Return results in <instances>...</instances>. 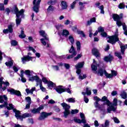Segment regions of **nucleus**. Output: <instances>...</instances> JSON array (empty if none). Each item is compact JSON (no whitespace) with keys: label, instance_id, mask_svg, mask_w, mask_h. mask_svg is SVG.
I'll return each mask as SVG.
<instances>
[{"label":"nucleus","instance_id":"obj_61","mask_svg":"<svg viewBox=\"0 0 127 127\" xmlns=\"http://www.w3.org/2000/svg\"><path fill=\"white\" fill-rule=\"evenodd\" d=\"M6 106H7V102L5 101L3 104L0 105V109H2V108H4V107H6Z\"/></svg>","mask_w":127,"mask_h":127},{"label":"nucleus","instance_id":"obj_40","mask_svg":"<svg viewBox=\"0 0 127 127\" xmlns=\"http://www.w3.org/2000/svg\"><path fill=\"white\" fill-rule=\"evenodd\" d=\"M69 53H72V54L75 53H77V52L75 51V49L74 48L73 45L71 46L70 49L69 50Z\"/></svg>","mask_w":127,"mask_h":127},{"label":"nucleus","instance_id":"obj_18","mask_svg":"<svg viewBox=\"0 0 127 127\" xmlns=\"http://www.w3.org/2000/svg\"><path fill=\"white\" fill-rule=\"evenodd\" d=\"M44 109V106L41 105L39 108L37 109L36 108L33 109L31 111V112L32 113V114H36L37 113H40V111L41 110H43Z\"/></svg>","mask_w":127,"mask_h":127},{"label":"nucleus","instance_id":"obj_34","mask_svg":"<svg viewBox=\"0 0 127 127\" xmlns=\"http://www.w3.org/2000/svg\"><path fill=\"white\" fill-rule=\"evenodd\" d=\"M5 65L7 67H11L13 65V61L11 60L10 62H6Z\"/></svg>","mask_w":127,"mask_h":127},{"label":"nucleus","instance_id":"obj_3","mask_svg":"<svg viewBox=\"0 0 127 127\" xmlns=\"http://www.w3.org/2000/svg\"><path fill=\"white\" fill-rule=\"evenodd\" d=\"M29 81H31V82H34V81H35L36 82V86H37L40 85V89L42 91V92L46 91V88L42 86V81L41 80V79H40L39 76L38 75H35L30 77L29 78Z\"/></svg>","mask_w":127,"mask_h":127},{"label":"nucleus","instance_id":"obj_50","mask_svg":"<svg viewBox=\"0 0 127 127\" xmlns=\"http://www.w3.org/2000/svg\"><path fill=\"white\" fill-rule=\"evenodd\" d=\"M25 99L28 104H31V98H30V97H27Z\"/></svg>","mask_w":127,"mask_h":127},{"label":"nucleus","instance_id":"obj_31","mask_svg":"<svg viewBox=\"0 0 127 127\" xmlns=\"http://www.w3.org/2000/svg\"><path fill=\"white\" fill-rule=\"evenodd\" d=\"M23 28L21 27V34L19 35V37L20 38H25L26 36L24 34V32L23 31Z\"/></svg>","mask_w":127,"mask_h":127},{"label":"nucleus","instance_id":"obj_10","mask_svg":"<svg viewBox=\"0 0 127 127\" xmlns=\"http://www.w3.org/2000/svg\"><path fill=\"white\" fill-rule=\"evenodd\" d=\"M117 41H119V37H118V35H115L110 37L107 42L111 43V44H115Z\"/></svg>","mask_w":127,"mask_h":127},{"label":"nucleus","instance_id":"obj_21","mask_svg":"<svg viewBox=\"0 0 127 127\" xmlns=\"http://www.w3.org/2000/svg\"><path fill=\"white\" fill-rule=\"evenodd\" d=\"M113 59H114V57L112 55H109L108 56H106L104 60L105 61V62H111V61H112Z\"/></svg>","mask_w":127,"mask_h":127},{"label":"nucleus","instance_id":"obj_54","mask_svg":"<svg viewBox=\"0 0 127 127\" xmlns=\"http://www.w3.org/2000/svg\"><path fill=\"white\" fill-rule=\"evenodd\" d=\"M74 121L75 122V123H77V124H83V122L82 121V120H80V119H75L74 120Z\"/></svg>","mask_w":127,"mask_h":127},{"label":"nucleus","instance_id":"obj_33","mask_svg":"<svg viewBox=\"0 0 127 127\" xmlns=\"http://www.w3.org/2000/svg\"><path fill=\"white\" fill-rule=\"evenodd\" d=\"M55 8L52 5H50L47 9V12H48V13L51 12V11H53L54 10Z\"/></svg>","mask_w":127,"mask_h":127},{"label":"nucleus","instance_id":"obj_41","mask_svg":"<svg viewBox=\"0 0 127 127\" xmlns=\"http://www.w3.org/2000/svg\"><path fill=\"white\" fill-rule=\"evenodd\" d=\"M6 107L7 110H13V108H14L12 104H9L8 105V106H6Z\"/></svg>","mask_w":127,"mask_h":127},{"label":"nucleus","instance_id":"obj_15","mask_svg":"<svg viewBox=\"0 0 127 127\" xmlns=\"http://www.w3.org/2000/svg\"><path fill=\"white\" fill-rule=\"evenodd\" d=\"M13 111L14 113H15V117L17 119V120H20L21 121H22V116L20 115V112L18 110H16V109H13Z\"/></svg>","mask_w":127,"mask_h":127},{"label":"nucleus","instance_id":"obj_1","mask_svg":"<svg viewBox=\"0 0 127 127\" xmlns=\"http://www.w3.org/2000/svg\"><path fill=\"white\" fill-rule=\"evenodd\" d=\"M100 66V64H97V62L96 61H95V59H93V63L91 64V69L92 71H93L94 73L95 74H98V75H99L100 76H103L104 75V73L105 74V70L102 69V68L98 69V71L97 72V70H98V67Z\"/></svg>","mask_w":127,"mask_h":127},{"label":"nucleus","instance_id":"obj_8","mask_svg":"<svg viewBox=\"0 0 127 127\" xmlns=\"http://www.w3.org/2000/svg\"><path fill=\"white\" fill-rule=\"evenodd\" d=\"M7 91L8 93H10L11 95H16V96H18V97H21V93H20V91L18 90H15V89L13 88H8L7 89Z\"/></svg>","mask_w":127,"mask_h":127},{"label":"nucleus","instance_id":"obj_63","mask_svg":"<svg viewBox=\"0 0 127 127\" xmlns=\"http://www.w3.org/2000/svg\"><path fill=\"white\" fill-rule=\"evenodd\" d=\"M0 10H4V4L0 3Z\"/></svg>","mask_w":127,"mask_h":127},{"label":"nucleus","instance_id":"obj_37","mask_svg":"<svg viewBox=\"0 0 127 127\" xmlns=\"http://www.w3.org/2000/svg\"><path fill=\"white\" fill-rule=\"evenodd\" d=\"M66 101L68 103H75V98H69L66 99Z\"/></svg>","mask_w":127,"mask_h":127},{"label":"nucleus","instance_id":"obj_46","mask_svg":"<svg viewBox=\"0 0 127 127\" xmlns=\"http://www.w3.org/2000/svg\"><path fill=\"white\" fill-rule=\"evenodd\" d=\"M29 117H30V114L29 113H25L22 116V120H23V119H25V118H28Z\"/></svg>","mask_w":127,"mask_h":127},{"label":"nucleus","instance_id":"obj_6","mask_svg":"<svg viewBox=\"0 0 127 127\" xmlns=\"http://www.w3.org/2000/svg\"><path fill=\"white\" fill-rule=\"evenodd\" d=\"M40 2H41V0H34L33 3L34 5L33 9L35 12H39V6H40Z\"/></svg>","mask_w":127,"mask_h":127},{"label":"nucleus","instance_id":"obj_9","mask_svg":"<svg viewBox=\"0 0 127 127\" xmlns=\"http://www.w3.org/2000/svg\"><path fill=\"white\" fill-rule=\"evenodd\" d=\"M84 64L85 63L84 62H82L78 63L75 65V67L76 69V73L78 75H80V74H81V68H83Z\"/></svg>","mask_w":127,"mask_h":127},{"label":"nucleus","instance_id":"obj_57","mask_svg":"<svg viewBox=\"0 0 127 127\" xmlns=\"http://www.w3.org/2000/svg\"><path fill=\"white\" fill-rule=\"evenodd\" d=\"M125 3H121L119 5V8H120L121 9H122L123 8H125Z\"/></svg>","mask_w":127,"mask_h":127},{"label":"nucleus","instance_id":"obj_11","mask_svg":"<svg viewBox=\"0 0 127 127\" xmlns=\"http://www.w3.org/2000/svg\"><path fill=\"white\" fill-rule=\"evenodd\" d=\"M105 72V75L107 78L111 79V78H113V77H116L117 75H118V72L117 71L115 70H111V73H108L106 71H104Z\"/></svg>","mask_w":127,"mask_h":127},{"label":"nucleus","instance_id":"obj_16","mask_svg":"<svg viewBox=\"0 0 127 127\" xmlns=\"http://www.w3.org/2000/svg\"><path fill=\"white\" fill-rule=\"evenodd\" d=\"M55 90L58 94H62V93H64L65 92V88L63 86H58L56 88Z\"/></svg>","mask_w":127,"mask_h":127},{"label":"nucleus","instance_id":"obj_56","mask_svg":"<svg viewBox=\"0 0 127 127\" xmlns=\"http://www.w3.org/2000/svg\"><path fill=\"white\" fill-rule=\"evenodd\" d=\"M98 32H101V33L104 32V28H103V27H102V26L99 27L98 28Z\"/></svg>","mask_w":127,"mask_h":127},{"label":"nucleus","instance_id":"obj_7","mask_svg":"<svg viewBox=\"0 0 127 127\" xmlns=\"http://www.w3.org/2000/svg\"><path fill=\"white\" fill-rule=\"evenodd\" d=\"M30 56H31V53H28L27 56L21 58V61L23 64H25V63L28 62V61H32L34 58Z\"/></svg>","mask_w":127,"mask_h":127},{"label":"nucleus","instance_id":"obj_43","mask_svg":"<svg viewBox=\"0 0 127 127\" xmlns=\"http://www.w3.org/2000/svg\"><path fill=\"white\" fill-rule=\"evenodd\" d=\"M76 3H77V2L74 1L70 4V8L71 9H74V8H75V7L76 6Z\"/></svg>","mask_w":127,"mask_h":127},{"label":"nucleus","instance_id":"obj_26","mask_svg":"<svg viewBox=\"0 0 127 127\" xmlns=\"http://www.w3.org/2000/svg\"><path fill=\"white\" fill-rule=\"evenodd\" d=\"M4 100L5 101H7V97L6 96V95H3V96L0 95V103H1V104H2V103L4 102Z\"/></svg>","mask_w":127,"mask_h":127},{"label":"nucleus","instance_id":"obj_5","mask_svg":"<svg viewBox=\"0 0 127 127\" xmlns=\"http://www.w3.org/2000/svg\"><path fill=\"white\" fill-rule=\"evenodd\" d=\"M112 17L115 21H117L116 24L119 26V27L123 25V23H122V21L120 20V19H122V18H123V14L121 13L120 15L117 14H113Z\"/></svg>","mask_w":127,"mask_h":127},{"label":"nucleus","instance_id":"obj_45","mask_svg":"<svg viewBox=\"0 0 127 127\" xmlns=\"http://www.w3.org/2000/svg\"><path fill=\"white\" fill-rule=\"evenodd\" d=\"M68 40L70 41V42L71 43L72 45L73 43H74V38L72 36H69L68 37Z\"/></svg>","mask_w":127,"mask_h":127},{"label":"nucleus","instance_id":"obj_48","mask_svg":"<svg viewBox=\"0 0 127 127\" xmlns=\"http://www.w3.org/2000/svg\"><path fill=\"white\" fill-rule=\"evenodd\" d=\"M115 55H116V56L118 57V58H119V59H123V57H122V55H121V53H120L119 52H116L115 53Z\"/></svg>","mask_w":127,"mask_h":127},{"label":"nucleus","instance_id":"obj_17","mask_svg":"<svg viewBox=\"0 0 127 127\" xmlns=\"http://www.w3.org/2000/svg\"><path fill=\"white\" fill-rule=\"evenodd\" d=\"M119 43L120 46L121 53L122 55H124V54H125V51H126V49H127V44L125 45H123V43H122L121 42H119Z\"/></svg>","mask_w":127,"mask_h":127},{"label":"nucleus","instance_id":"obj_53","mask_svg":"<svg viewBox=\"0 0 127 127\" xmlns=\"http://www.w3.org/2000/svg\"><path fill=\"white\" fill-rule=\"evenodd\" d=\"M28 50L29 51H33L34 53H35V52H36V51L35 50V49H34L33 47H30V46L28 47Z\"/></svg>","mask_w":127,"mask_h":127},{"label":"nucleus","instance_id":"obj_14","mask_svg":"<svg viewBox=\"0 0 127 127\" xmlns=\"http://www.w3.org/2000/svg\"><path fill=\"white\" fill-rule=\"evenodd\" d=\"M14 11L16 14V16H22L24 13V9H22L20 11H18V8L17 7H15Z\"/></svg>","mask_w":127,"mask_h":127},{"label":"nucleus","instance_id":"obj_39","mask_svg":"<svg viewBox=\"0 0 127 127\" xmlns=\"http://www.w3.org/2000/svg\"><path fill=\"white\" fill-rule=\"evenodd\" d=\"M63 36H68L69 35V31L67 30H64L63 31Z\"/></svg>","mask_w":127,"mask_h":127},{"label":"nucleus","instance_id":"obj_49","mask_svg":"<svg viewBox=\"0 0 127 127\" xmlns=\"http://www.w3.org/2000/svg\"><path fill=\"white\" fill-rule=\"evenodd\" d=\"M78 113H79V110L75 109V110H71V115H75L76 114H78Z\"/></svg>","mask_w":127,"mask_h":127},{"label":"nucleus","instance_id":"obj_24","mask_svg":"<svg viewBox=\"0 0 127 127\" xmlns=\"http://www.w3.org/2000/svg\"><path fill=\"white\" fill-rule=\"evenodd\" d=\"M61 6L62 9H66L67 7H68V5H67V2L66 1H62Z\"/></svg>","mask_w":127,"mask_h":127},{"label":"nucleus","instance_id":"obj_29","mask_svg":"<svg viewBox=\"0 0 127 127\" xmlns=\"http://www.w3.org/2000/svg\"><path fill=\"white\" fill-rule=\"evenodd\" d=\"M106 104H104L103 105H101L99 107V110L101 111V112H103L105 113V111H106Z\"/></svg>","mask_w":127,"mask_h":127},{"label":"nucleus","instance_id":"obj_23","mask_svg":"<svg viewBox=\"0 0 127 127\" xmlns=\"http://www.w3.org/2000/svg\"><path fill=\"white\" fill-rule=\"evenodd\" d=\"M94 100L96 101L95 103H94V106L95 108H99V101H101V99L99 98L97 96H96L94 97Z\"/></svg>","mask_w":127,"mask_h":127},{"label":"nucleus","instance_id":"obj_64","mask_svg":"<svg viewBox=\"0 0 127 127\" xmlns=\"http://www.w3.org/2000/svg\"><path fill=\"white\" fill-rule=\"evenodd\" d=\"M52 67L56 71H59V67L58 65H53Z\"/></svg>","mask_w":127,"mask_h":127},{"label":"nucleus","instance_id":"obj_44","mask_svg":"<svg viewBox=\"0 0 127 127\" xmlns=\"http://www.w3.org/2000/svg\"><path fill=\"white\" fill-rule=\"evenodd\" d=\"M76 55H77V53H74L73 54H72V55L68 56L67 59H71L73 58V57H75Z\"/></svg>","mask_w":127,"mask_h":127},{"label":"nucleus","instance_id":"obj_28","mask_svg":"<svg viewBox=\"0 0 127 127\" xmlns=\"http://www.w3.org/2000/svg\"><path fill=\"white\" fill-rule=\"evenodd\" d=\"M80 116L81 119L82 124H87V121H86V119H85V115L82 113H80Z\"/></svg>","mask_w":127,"mask_h":127},{"label":"nucleus","instance_id":"obj_59","mask_svg":"<svg viewBox=\"0 0 127 127\" xmlns=\"http://www.w3.org/2000/svg\"><path fill=\"white\" fill-rule=\"evenodd\" d=\"M113 119L116 124H120V120H119L117 117H113Z\"/></svg>","mask_w":127,"mask_h":127},{"label":"nucleus","instance_id":"obj_62","mask_svg":"<svg viewBox=\"0 0 127 127\" xmlns=\"http://www.w3.org/2000/svg\"><path fill=\"white\" fill-rule=\"evenodd\" d=\"M86 94L88 96L92 94V92H91V90H90V88H86Z\"/></svg>","mask_w":127,"mask_h":127},{"label":"nucleus","instance_id":"obj_36","mask_svg":"<svg viewBox=\"0 0 127 127\" xmlns=\"http://www.w3.org/2000/svg\"><path fill=\"white\" fill-rule=\"evenodd\" d=\"M76 46L77 51L81 50V43L79 41L76 42Z\"/></svg>","mask_w":127,"mask_h":127},{"label":"nucleus","instance_id":"obj_19","mask_svg":"<svg viewBox=\"0 0 127 127\" xmlns=\"http://www.w3.org/2000/svg\"><path fill=\"white\" fill-rule=\"evenodd\" d=\"M92 54L96 57H100L101 56V54H100V53H99V50H98L97 48H93L92 50Z\"/></svg>","mask_w":127,"mask_h":127},{"label":"nucleus","instance_id":"obj_42","mask_svg":"<svg viewBox=\"0 0 127 127\" xmlns=\"http://www.w3.org/2000/svg\"><path fill=\"white\" fill-rule=\"evenodd\" d=\"M86 77H87V76L86 75V74H83L82 75V74H79L78 78L80 80H83V79H86Z\"/></svg>","mask_w":127,"mask_h":127},{"label":"nucleus","instance_id":"obj_58","mask_svg":"<svg viewBox=\"0 0 127 127\" xmlns=\"http://www.w3.org/2000/svg\"><path fill=\"white\" fill-rule=\"evenodd\" d=\"M121 96L123 99H127V93L124 92L121 94Z\"/></svg>","mask_w":127,"mask_h":127},{"label":"nucleus","instance_id":"obj_55","mask_svg":"<svg viewBox=\"0 0 127 127\" xmlns=\"http://www.w3.org/2000/svg\"><path fill=\"white\" fill-rule=\"evenodd\" d=\"M41 81H42V82H43V83H44L45 84H47L48 82V81L47 80V79L45 77H43L42 78Z\"/></svg>","mask_w":127,"mask_h":127},{"label":"nucleus","instance_id":"obj_47","mask_svg":"<svg viewBox=\"0 0 127 127\" xmlns=\"http://www.w3.org/2000/svg\"><path fill=\"white\" fill-rule=\"evenodd\" d=\"M110 126V122L109 121L106 120L105 123V126L104 125H102V127H107Z\"/></svg>","mask_w":127,"mask_h":127},{"label":"nucleus","instance_id":"obj_13","mask_svg":"<svg viewBox=\"0 0 127 127\" xmlns=\"http://www.w3.org/2000/svg\"><path fill=\"white\" fill-rule=\"evenodd\" d=\"M13 26H14V23H11V24L8 25V28L3 30V33H8V32H9L10 33H12V27H13Z\"/></svg>","mask_w":127,"mask_h":127},{"label":"nucleus","instance_id":"obj_27","mask_svg":"<svg viewBox=\"0 0 127 127\" xmlns=\"http://www.w3.org/2000/svg\"><path fill=\"white\" fill-rule=\"evenodd\" d=\"M16 17L15 20L16 24L17 26H18V25H20V23L21 22V18H20V16H16Z\"/></svg>","mask_w":127,"mask_h":127},{"label":"nucleus","instance_id":"obj_51","mask_svg":"<svg viewBox=\"0 0 127 127\" xmlns=\"http://www.w3.org/2000/svg\"><path fill=\"white\" fill-rule=\"evenodd\" d=\"M11 44L12 46H16V45H17V42L15 40H12L11 41Z\"/></svg>","mask_w":127,"mask_h":127},{"label":"nucleus","instance_id":"obj_60","mask_svg":"<svg viewBox=\"0 0 127 127\" xmlns=\"http://www.w3.org/2000/svg\"><path fill=\"white\" fill-rule=\"evenodd\" d=\"M82 57V55L78 54L77 56L74 58V61H77L78 59H80Z\"/></svg>","mask_w":127,"mask_h":127},{"label":"nucleus","instance_id":"obj_30","mask_svg":"<svg viewBox=\"0 0 127 127\" xmlns=\"http://www.w3.org/2000/svg\"><path fill=\"white\" fill-rule=\"evenodd\" d=\"M31 72H32V71H30V70H26L25 71V74H26L27 75V76H28V77L29 78V79H30V78L34 76H31Z\"/></svg>","mask_w":127,"mask_h":127},{"label":"nucleus","instance_id":"obj_32","mask_svg":"<svg viewBox=\"0 0 127 127\" xmlns=\"http://www.w3.org/2000/svg\"><path fill=\"white\" fill-rule=\"evenodd\" d=\"M87 4V2H79V5H80V10H82V9H84V7H85V5L84 4Z\"/></svg>","mask_w":127,"mask_h":127},{"label":"nucleus","instance_id":"obj_12","mask_svg":"<svg viewBox=\"0 0 127 127\" xmlns=\"http://www.w3.org/2000/svg\"><path fill=\"white\" fill-rule=\"evenodd\" d=\"M52 115V113L51 112L47 113L46 112H43L41 113V115L39 118V121H42L45 119H46V118H47V117H48L49 116H51Z\"/></svg>","mask_w":127,"mask_h":127},{"label":"nucleus","instance_id":"obj_38","mask_svg":"<svg viewBox=\"0 0 127 127\" xmlns=\"http://www.w3.org/2000/svg\"><path fill=\"white\" fill-rule=\"evenodd\" d=\"M98 8L100 10V13L104 14L105 13V11L104 10V5H100Z\"/></svg>","mask_w":127,"mask_h":127},{"label":"nucleus","instance_id":"obj_25","mask_svg":"<svg viewBox=\"0 0 127 127\" xmlns=\"http://www.w3.org/2000/svg\"><path fill=\"white\" fill-rule=\"evenodd\" d=\"M40 35L41 36H42V37H44V38H48V36H47V34L45 33V31L44 30H40L39 31Z\"/></svg>","mask_w":127,"mask_h":127},{"label":"nucleus","instance_id":"obj_22","mask_svg":"<svg viewBox=\"0 0 127 127\" xmlns=\"http://www.w3.org/2000/svg\"><path fill=\"white\" fill-rule=\"evenodd\" d=\"M34 91H36V88L35 87H32L30 90L28 88H27L25 89V91L27 93V94H33V92Z\"/></svg>","mask_w":127,"mask_h":127},{"label":"nucleus","instance_id":"obj_52","mask_svg":"<svg viewBox=\"0 0 127 127\" xmlns=\"http://www.w3.org/2000/svg\"><path fill=\"white\" fill-rule=\"evenodd\" d=\"M1 85H2V84H3L4 85H5V86H6V87H8V86H9V82H8V81H3L2 80H1Z\"/></svg>","mask_w":127,"mask_h":127},{"label":"nucleus","instance_id":"obj_4","mask_svg":"<svg viewBox=\"0 0 127 127\" xmlns=\"http://www.w3.org/2000/svg\"><path fill=\"white\" fill-rule=\"evenodd\" d=\"M61 106L64 110V118H67L71 113L70 112V105L67 104L66 103H63L61 104Z\"/></svg>","mask_w":127,"mask_h":127},{"label":"nucleus","instance_id":"obj_35","mask_svg":"<svg viewBox=\"0 0 127 127\" xmlns=\"http://www.w3.org/2000/svg\"><path fill=\"white\" fill-rule=\"evenodd\" d=\"M47 84L49 88H53V87H55V84L52 81H49Z\"/></svg>","mask_w":127,"mask_h":127},{"label":"nucleus","instance_id":"obj_20","mask_svg":"<svg viewBox=\"0 0 127 127\" xmlns=\"http://www.w3.org/2000/svg\"><path fill=\"white\" fill-rule=\"evenodd\" d=\"M41 42L43 45H46V44H48V42H49V38H44L41 39Z\"/></svg>","mask_w":127,"mask_h":127},{"label":"nucleus","instance_id":"obj_2","mask_svg":"<svg viewBox=\"0 0 127 127\" xmlns=\"http://www.w3.org/2000/svg\"><path fill=\"white\" fill-rule=\"evenodd\" d=\"M107 105L108 107L107 108V113L111 114L112 111L116 112V110H117V106H118V99H117V98H114L113 103H111L110 101L107 100Z\"/></svg>","mask_w":127,"mask_h":127}]
</instances>
